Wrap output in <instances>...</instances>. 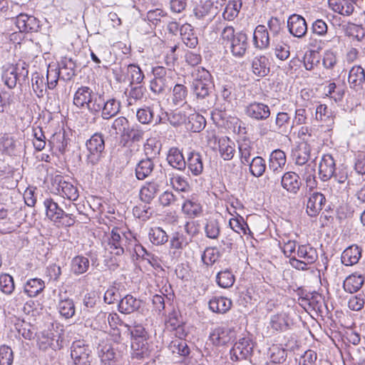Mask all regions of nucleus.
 Here are the masks:
<instances>
[{
	"mask_svg": "<svg viewBox=\"0 0 365 365\" xmlns=\"http://www.w3.org/2000/svg\"><path fill=\"white\" fill-rule=\"evenodd\" d=\"M220 257V252L214 247H207L202 255V261L206 265L213 264Z\"/></svg>",
	"mask_w": 365,
	"mask_h": 365,
	"instance_id": "nucleus-58",
	"label": "nucleus"
},
{
	"mask_svg": "<svg viewBox=\"0 0 365 365\" xmlns=\"http://www.w3.org/2000/svg\"><path fill=\"white\" fill-rule=\"evenodd\" d=\"M28 74V64L21 61L6 68L2 74V79L8 88H14L18 83L24 82Z\"/></svg>",
	"mask_w": 365,
	"mask_h": 365,
	"instance_id": "nucleus-3",
	"label": "nucleus"
},
{
	"mask_svg": "<svg viewBox=\"0 0 365 365\" xmlns=\"http://www.w3.org/2000/svg\"><path fill=\"white\" fill-rule=\"evenodd\" d=\"M154 78L150 81V88L155 94H162L173 83L174 72L163 66L153 68Z\"/></svg>",
	"mask_w": 365,
	"mask_h": 365,
	"instance_id": "nucleus-2",
	"label": "nucleus"
},
{
	"mask_svg": "<svg viewBox=\"0 0 365 365\" xmlns=\"http://www.w3.org/2000/svg\"><path fill=\"white\" fill-rule=\"evenodd\" d=\"M348 81L351 88L356 91L362 88L365 83V73L361 66H354L351 68Z\"/></svg>",
	"mask_w": 365,
	"mask_h": 365,
	"instance_id": "nucleus-25",
	"label": "nucleus"
},
{
	"mask_svg": "<svg viewBox=\"0 0 365 365\" xmlns=\"http://www.w3.org/2000/svg\"><path fill=\"white\" fill-rule=\"evenodd\" d=\"M128 237L126 234L118 227L113 228L108 240L106 249L115 255H122L125 252Z\"/></svg>",
	"mask_w": 365,
	"mask_h": 365,
	"instance_id": "nucleus-8",
	"label": "nucleus"
},
{
	"mask_svg": "<svg viewBox=\"0 0 365 365\" xmlns=\"http://www.w3.org/2000/svg\"><path fill=\"white\" fill-rule=\"evenodd\" d=\"M71 357L75 365H91L93 360L88 345L81 340L73 342L71 346Z\"/></svg>",
	"mask_w": 365,
	"mask_h": 365,
	"instance_id": "nucleus-6",
	"label": "nucleus"
},
{
	"mask_svg": "<svg viewBox=\"0 0 365 365\" xmlns=\"http://www.w3.org/2000/svg\"><path fill=\"white\" fill-rule=\"evenodd\" d=\"M364 282V278L361 274H353L344 281L343 287L346 292L354 293L361 289Z\"/></svg>",
	"mask_w": 365,
	"mask_h": 365,
	"instance_id": "nucleus-36",
	"label": "nucleus"
},
{
	"mask_svg": "<svg viewBox=\"0 0 365 365\" xmlns=\"http://www.w3.org/2000/svg\"><path fill=\"white\" fill-rule=\"evenodd\" d=\"M217 284L222 288H229L235 282V276L228 269L220 272L216 277Z\"/></svg>",
	"mask_w": 365,
	"mask_h": 365,
	"instance_id": "nucleus-50",
	"label": "nucleus"
},
{
	"mask_svg": "<svg viewBox=\"0 0 365 365\" xmlns=\"http://www.w3.org/2000/svg\"><path fill=\"white\" fill-rule=\"evenodd\" d=\"M234 337L232 329L221 326L215 328L210 334V340L215 346H222L229 343Z\"/></svg>",
	"mask_w": 365,
	"mask_h": 365,
	"instance_id": "nucleus-13",
	"label": "nucleus"
},
{
	"mask_svg": "<svg viewBox=\"0 0 365 365\" xmlns=\"http://www.w3.org/2000/svg\"><path fill=\"white\" fill-rule=\"evenodd\" d=\"M329 7L341 15L349 16L354 9L353 0H328Z\"/></svg>",
	"mask_w": 365,
	"mask_h": 365,
	"instance_id": "nucleus-26",
	"label": "nucleus"
},
{
	"mask_svg": "<svg viewBox=\"0 0 365 365\" xmlns=\"http://www.w3.org/2000/svg\"><path fill=\"white\" fill-rule=\"evenodd\" d=\"M219 151L225 160L232 159L235 153V143L228 138H222L219 140Z\"/></svg>",
	"mask_w": 365,
	"mask_h": 365,
	"instance_id": "nucleus-37",
	"label": "nucleus"
},
{
	"mask_svg": "<svg viewBox=\"0 0 365 365\" xmlns=\"http://www.w3.org/2000/svg\"><path fill=\"white\" fill-rule=\"evenodd\" d=\"M334 172L335 161L333 157L329 154L324 155L319 165L320 178L323 181H327L333 176Z\"/></svg>",
	"mask_w": 365,
	"mask_h": 365,
	"instance_id": "nucleus-15",
	"label": "nucleus"
},
{
	"mask_svg": "<svg viewBox=\"0 0 365 365\" xmlns=\"http://www.w3.org/2000/svg\"><path fill=\"white\" fill-rule=\"evenodd\" d=\"M45 288L44 282L38 278L31 279L24 285V292L30 297L37 296Z\"/></svg>",
	"mask_w": 365,
	"mask_h": 365,
	"instance_id": "nucleus-40",
	"label": "nucleus"
},
{
	"mask_svg": "<svg viewBox=\"0 0 365 365\" xmlns=\"http://www.w3.org/2000/svg\"><path fill=\"white\" fill-rule=\"evenodd\" d=\"M62 195L70 200H76L78 197L77 188L70 182L66 181L60 183Z\"/></svg>",
	"mask_w": 365,
	"mask_h": 365,
	"instance_id": "nucleus-57",
	"label": "nucleus"
},
{
	"mask_svg": "<svg viewBox=\"0 0 365 365\" xmlns=\"http://www.w3.org/2000/svg\"><path fill=\"white\" fill-rule=\"evenodd\" d=\"M287 316L284 313L273 315L269 322V328L273 332L284 331L288 329Z\"/></svg>",
	"mask_w": 365,
	"mask_h": 365,
	"instance_id": "nucleus-38",
	"label": "nucleus"
},
{
	"mask_svg": "<svg viewBox=\"0 0 365 365\" xmlns=\"http://www.w3.org/2000/svg\"><path fill=\"white\" fill-rule=\"evenodd\" d=\"M103 103V96L95 93L88 86L77 89L73 96V104L78 108H86L92 114L100 113V105Z\"/></svg>",
	"mask_w": 365,
	"mask_h": 365,
	"instance_id": "nucleus-1",
	"label": "nucleus"
},
{
	"mask_svg": "<svg viewBox=\"0 0 365 365\" xmlns=\"http://www.w3.org/2000/svg\"><path fill=\"white\" fill-rule=\"evenodd\" d=\"M296 255L298 257L303 259L307 264H313L318 258L317 250L309 245H299Z\"/></svg>",
	"mask_w": 365,
	"mask_h": 365,
	"instance_id": "nucleus-41",
	"label": "nucleus"
},
{
	"mask_svg": "<svg viewBox=\"0 0 365 365\" xmlns=\"http://www.w3.org/2000/svg\"><path fill=\"white\" fill-rule=\"evenodd\" d=\"M270 361L277 364H281L285 361L287 356V350L278 346H272L269 348Z\"/></svg>",
	"mask_w": 365,
	"mask_h": 365,
	"instance_id": "nucleus-49",
	"label": "nucleus"
},
{
	"mask_svg": "<svg viewBox=\"0 0 365 365\" xmlns=\"http://www.w3.org/2000/svg\"><path fill=\"white\" fill-rule=\"evenodd\" d=\"M253 346L249 339L242 338L235 343L230 351L232 360L239 361L246 359L251 355Z\"/></svg>",
	"mask_w": 365,
	"mask_h": 365,
	"instance_id": "nucleus-11",
	"label": "nucleus"
},
{
	"mask_svg": "<svg viewBox=\"0 0 365 365\" xmlns=\"http://www.w3.org/2000/svg\"><path fill=\"white\" fill-rule=\"evenodd\" d=\"M43 205L46 207V214L47 217L54 222H60L64 217V212L58 205L51 198H47L44 200Z\"/></svg>",
	"mask_w": 365,
	"mask_h": 365,
	"instance_id": "nucleus-22",
	"label": "nucleus"
},
{
	"mask_svg": "<svg viewBox=\"0 0 365 365\" xmlns=\"http://www.w3.org/2000/svg\"><path fill=\"white\" fill-rule=\"evenodd\" d=\"M252 148L250 145V142L244 140L239 145V151L241 155V161L242 163H250V158L251 156V152Z\"/></svg>",
	"mask_w": 365,
	"mask_h": 365,
	"instance_id": "nucleus-64",
	"label": "nucleus"
},
{
	"mask_svg": "<svg viewBox=\"0 0 365 365\" xmlns=\"http://www.w3.org/2000/svg\"><path fill=\"white\" fill-rule=\"evenodd\" d=\"M32 88L38 97H42L47 88L43 77L41 76L38 73L34 74L32 77Z\"/></svg>",
	"mask_w": 365,
	"mask_h": 365,
	"instance_id": "nucleus-56",
	"label": "nucleus"
},
{
	"mask_svg": "<svg viewBox=\"0 0 365 365\" xmlns=\"http://www.w3.org/2000/svg\"><path fill=\"white\" fill-rule=\"evenodd\" d=\"M173 188L180 191H186L189 188V183L185 177L173 175L170 179Z\"/></svg>",
	"mask_w": 365,
	"mask_h": 365,
	"instance_id": "nucleus-62",
	"label": "nucleus"
},
{
	"mask_svg": "<svg viewBox=\"0 0 365 365\" xmlns=\"http://www.w3.org/2000/svg\"><path fill=\"white\" fill-rule=\"evenodd\" d=\"M286 155L284 151L277 149L272 151L269 159V170L274 173L279 174L282 172L286 164Z\"/></svg>",
	"mask_w": 365,
	"mask_h": 365,
	"instance_id": "nucleus-23",
	"label": "nucleus"
},
{
	"mask_svg": "<svg viewBox=\"0 0 365 365\" xmlns=\"http://www.w3.org/2000/svg\"><path fill=\"white\" fill-rule=\"evenodd\" d=\"M88 154L86 161L88 164L96 165L101 160L102 153L105 149V142L101 133L93 134L86 142Z\"/></svg>",
	"mask_w": 365,
	"mask_h": 365,
	"instance_id": "nucleus-5",
	"label": "nucleus"
},
{
	"mask_svg": "<svg viewBox=\"0 0 365 365\" xmlns=\"http://www.w3.org/2000/svg\"><path fill=\"white\" fill-rule=\"evenodd\" d=\"M33 135L34 137L33 145L37 151L42 150L46 145V138L40 128L33 129Z\"/></svg>",
	"mask_w": 365,
	"mask_h": 365,
	"instance_id": "nucleus-59",
	"label": "nucleus"
},
{
	"mask_svg": "<svg viewBox=\"0 0 365 365\" xmlns=\"http://www.w3.org/2000/svg\"><path fill=\"white\" fill-rule=\"evenodd\" d=\"M315 165L307 164L305 166V172L303 174V178L305 180L306 185L309 187V190H313L317 186V181L315 180Z\"/></svg>",
	"mask_w": 365,
	"mask_h": 365,
	"instance_id": "nucleus-53",
	"label": "nucleus"
},
{
	"mask_svg": "<svg viewBox=\"0 0 365 365\" xmlns=\"http://www.w3.org/2000/svg\"><path fill=\"white\" fill-rule=\"evenodd\" d=\"M183 212L190 217L194 218L197 217L202 212L201 205L197 201L192 200H186L182 205Z\"/></svg>",
	"mask_w": 365,
	"mask_h": 365,
	"instance_id": "nucleus-47",
	"label": "nucleus"
},
{
	"mask_svg": "<svg viewBox=\"0 0 365 365\" xmlns=\"http://www.w3.org/2000/svg\"><path fill=\"white\" fill-rule=\"evenodd\" d=\"M148 235L151 242L156 245H163L168 240L166 232L159 227L150 228Z\"/></svg>",
	"mask_w": 365,
	"mask_h": 365,
	"instance_id": "nucleus-48",
	"label": "nucleus"
},
{
	"mask_svg": "<svg viewBox=\"0 0 365 365\" xmlns=\"http://www.w3.org/2000/svg\"><path fill=\"white\" fill-rule=\"evenodd\" d=\"M167 161L173 168L183 170L186 167V161L180 150L177 148H171L167 155Z\"/></svg>",
	"mask_w": 365,
	"mask_h": 365,
	"instance_id": "nucleus-30",
	"label": "nucleus"
},
{
	"mask_svg": "<svg viewBox=\"0 0 365 365\" xmlns=\"http://www.w3.org/2000/svg\"><path fill=\"white\" fill-rule=\"evenodd\" d=\"M147 19L155 26L164 28L168 20V16L162 9H156L147 13Z\"/></svg>",
	"mask_w": 365,
	"mask_h": 365,
	"instance_id": "nucleus-42",
	"label": "nucleus"
},
{
	"mask_svg": "<svg viewBox=\"0 0 365 365\" xmlns=\"http://www.w3.org/2000/svg\"><path fill=\"white\" fill-rule=\"evenodd\" d=\"M311 150L309 143H299L292 152V157L295 164L305 165L310 158Z\"/></svg>",
	"mask_w": 365,
	"mask_h": 365,
	"instance_id": "nucleus-17",
	"label": "nucleus"
},
{
	"mask_svg": "<svg viewBox=\"0 0 365 365\" xmlns=\"http://www.w3.org/2000/svg\"><path fill=\"white\" fill-rule=\"evenodd\" d=\"M250 164V170L252 175L255 177H260L266 170L265 161L262 157H255Z\"/></svg>",
	"mask_w": 365,
	"mask_h": 365,
	"instance_id": "nucleus-51",
	"label": "nucleus"
},
{
	"mask_svg": "<svg viewBox=\"0 0 365 365\" xmlns=\"http://www.w3.org/2000/svg\"><path fill=\"white\" fill-rule=\"evenodd\" d=\"M17 330L19 334L25 339L31 340L36 336V328L31 324L25 322L18 324Z\"/></svg>",
	"mask_w": 365,
	"mask_h": 365,
	"instance_id": "nucleus-55",
	"label": "nucleus"
},
{
	"mask_svg": "<svg viewBox=\"0 0 365 365\" xmlns=\"http://www.w3.org/2000/svg\"><path fill=\"white\" fill-rule=\"evenodd\" d=\"M228 46L234 56L239 57L244 56L248 46L246 34L243 32L237 33L235 38Z\"/></svg>",
	"mask_w": 365,
	"mask_h": 365,
	"instance_id": "nucleus-20",
	"label": "nucleus"
},
{
	"mask_svg": "<svg viewBox=\"0 0 365 365\" xmlns=\"http://www.w3.org/2000/svg\"><path fill=\"white\" fill-rule=\"evenodd\" d=\"M14 361L12 349L6 345L0 346V365H11Z\"/></svg>",
	"mask_w": 365,
	"mask_h": 365,
	"instance_id": "nucleus-61",
	"label": "nucleus"
},
{
	"mask_svg": "<svg viewBox=\"0 0 365 365\" xmlns=\"http://www.w3.org/2000/svg\"><path fill=\"white\" fill-rule=\"evenodd\" d=\"M253 43L255 48L260 50L266 49L269 46V35L264 25L256 26L253 34Z\"/></svg>",
	"mask_w": 365,
	"mask_h": 365,
	"instance_id": "nucleus-19",
	"label": "nucleus"
},
{
	"mask_svg": "<svg viewBox=\"0 0 365 365\" xmlns=\"http://www.w3.org/2000/svg\"><path fill=\"white\" fill-rule=\"evenodd\" d=\"M245 113L249 118L257 120H264L271 114L269 107L267 105L256 101L246 106Z\"/></svg>",
	"mask_w": 365,
	"mask_h": 365,
	"instance_id": "nucleus-10",
	"label": "nucleus"
},
{
	"mask_svg": "<svg viewBox=\"0 0 365 365\" xmlns=\"http://www.w3.org/2000/svg\"><path fill=\"white\" fill-rule=\"evenodd\" d=\"M14 279L11 275L8 274L0 275V290L3 293L11 294L14 292Z\"/></svg>",
	"mask_w": 365,
	"mask_h": 365,
	"instance_id": "nucleus-54",
	"label": "nucleus"
},
{
	"mask_svg": "<svg viewBox=\"0 0 365 365\" xmlns=\"http://www.w3.org/2000/svg\"><path fill=\"white\" fill-rule=\"evenodd\" d=\"M128 74L130 76V84H140L145 76L143 72L138 66L130 64L128 66Z\"/></svg>",
	"mask_w": 365,
	"mask_h": 365,
	"instance_id": "nucleus-52",
	"label": "nucleus"
},
{
	"mask_svg": "<svg viewBox=\"0 0 365 365\" xmlns=\"http://www.w3.org/2000/svg\"><path fill=\"white\" fill-rule=\"evenodd\" d=\"M242 6L241 0H232L227 4L222 17L227 21H232L237 16Z\"/></svg>",
	"mask_w": 365,
	"mask_h": 365,
	"instance_id": "nucleus-46",
	"label": "nucleus"
},
{
	"mask_svg": "<svg viewBox=\"0 0 365 365\" xmlns=\"http://www.w3.org/2000/svg\"><path fill=\"white\" fill-rule=\"evenodd\" d=\"M187 96V89L186 86L181 83L175 85L172 93V102L175 106H182L186 103Z\"/></svg>",
	"mask_w": 365,
	"mask_h": 365,
	"instance_id": "nucleus-43",
	"label": "nucleus"
},
{
	"mask_svg": "<svg viewBox=\"0 0 365 365\" xmlns=\"http://www.w3.org/2000/svg\"><path fill=\"white\" fill-rule=\"evenodd\" d=\"M215 0H206L198 5L194 10L196 17L203 19L207 16L208 20L211 21L219 11V6L215 4Z\"/></svg>",
	"mask_w": 365,
	"mask_h": 365,
	"instance_id": "nucleus-16",
	"label": "nucleus"
},
{
	"mask_svg": "<svg viewBox=\"0 0 365 365\" xmlns=\"http://www.w3.org/2000/svg\"><path fill=\"white\" fill-rule=\"evenodd\" d=\"M361 256V250L356 245L347 247L341 255V262L346 266L356 264Z\"/></svg>",
	"mask_w": 365,
	"mask_h": 365,
	"instance_id": "nucleus-29",
	"label": "nucleus"
},
{
	"mask_svg": "<svg viewBox=\"0 0 365 365\" xmlns=\"http://www.w3.org/2000/svg\"><path fill=\"white\" fill-rule=\"evenodd\" d=\"M90 265L89 259L82 255H78L71 261V271L73 274L79 275L87 272Z\"/></svg>",
	"mask_w": 365,
	"mask_h": 365,
	"instance_id": "nucleus-44",
	"label": "nucleus"
},
{
	"mask_svg": "<svg viewBox=\"0 0 365 365\" xmlns=\"http://www.w3.org/2000/svg\"><path fill=\"white\" fill-rule=\"evenodd\" d=\"M136 117L138 121L143 124L150 123L153 120L155 121V124H158L161 122L160 117L157 116L154 118L153 111L150 107L138 109L136 111Z\"/></svg>",
	"mask_w": 365,
	"mask_h": 365,
	"instance_id": "nucleus-45",
	"label": "nucleus"
},
{
	"mask_svg": "<svg viewBox=\"0 0 365 365\" xmlns=\"http://www.w3.org/2000/svg\"><path fill=\"white\" fill-rule=\"evenodd\" d=\"M100 112L103 119L108 120L115 116L120 110V103L114 98H109L107 101L103 98V103L100 105Z\"/></svg>",
	"mask_w": 365,
	"mask_h": 365,
	"instance_id": "nucleus-21",
	"label": "nucleus"
},
{
	"mask_svg": "<svg viewBox=\"0 0 365 365\" xmlns=\"http://www.w3.org/2000/svg\"><path fill=\"white\" fill-rule=\"evenodd\" d=\"M189 170L192 175L197 176L203 170V163L201 155L199 153L191 152L186 162Z\"/></svg>",
	"mask_w": 365,
	"mask_h": 365,
	"instance_id": "nucleus-34",
	"label": "nucleus"
},
{
	"mask_svg": "<svg viewBox=\"0 0 365 365\" xmlns=\"http://www.w3.org/2000/svg\"><path fill=\"white\" fill-rule=\"evenodd\" d=\"M182 41L189 48H194L198 44V39L189 24H183L180 28Z\"/></svg>",
	"mask_w": 365,
	"mask_h": 365,
	"instance_id": "nucleus-32",
	"label": "nucleus"
},
{
	"mask_svg": "<svg viewBox=\"0 0 365 365\" xmlns=\"http://www.w3.org/2000/svg\"><path fill=\"white\" fill-rule=\"evenodd\" d=\"M319 62V57L317 52L310 51L304 56V66L307 71H312Z\"/></svg>",
	"mask_w": 365,
	"mask_h": 365,
	"instance_id": "nucleus-60",
	"label": "nucleus"
},
{
	"mask_svg": "<svg viewBox=\"0 0 365 365\" xmlns=\"http://www.w3.org/2000/svg\"><path fill=\"white\" fill-rule=\"evenodd\" d=\"M151 150L152 148L150 144L148 143L145 145V152L148 157L145 159L140 160L135 166V176L139 180H143L148 178L154 169L155 164L151 157H149V155H151L149 150Z\"/></svg>",
	"mask_w": 365,
	"mask_h": 365,
	"instance_id": "nucleus-9",
	"label": "nucleus"
},
{
	"mask_svg": "<svg viewBox=\"0 0 365 365\" xmlns=\"http://www.w3.org/2000/svg\"><path fill=\"white\" fill-rule=\"evenodd\" d=\"M16 25L21 32H36L39 28V21L33 16L20 14L16 17Z\"/></svg>",
	"mask_w": 365,
	"mask_h": 365,
	"instance_id": "nucleus-14",
	"label": "nucleus"
},
{
	"mask_svg": "<svg viewBox=\"0 0 365 365\" xmlns=\"http://www.w3.org/2000/svg\"><path fill=\"white\" fill-rule=\"evenodd\" d=\"M287 27L289 33L294 37L302 38L307 32L305 19L298 14H292L289 17Z\"/></svg>",
	"mask_w": 365,
	"mask_h": 365,
	"instance_id": "nucleus-12",
	"label": "nucleus"
},
{
	"mask_svg": "<svg viewBox=\"0 0 365 365\" xmlns=\"http://www.w3.org/2000/svg\"><path fill=\"white\" fill-rule=\"evenodd\" d=\"M166 184V176H160L147 182L140 190V198L146 203H150Z\"/></svg>",
	"mask_w": 365,
	"mask_h": 365,
	"instance_id": "nucleus-7",
	"label": "nucleus"
},
{
	"mask_svg": "<svg viewBox=\"0 0 365 365\" xmlns=\"http://www.w3.org/2000/svg\"><path fill=\"white\" fill-rule=\"evenodd\" d=\"M293 122L287 113L279 112L275 118L274 131L282 134L289 133L293 128Z\"/></svg>",
	"mask_w": 365,
	"mask_h": 365,
	"instance_id": "nucleus-27",
	"label": "nucleus"
},
{
	"mask_svg": "<svg viewBox=\"0 0 365 365\" xmlns=\"http://www.w3.org/2000/svg\"><path fill=\"white\" fill-rule=\"evenodd\" d=\"M206 236L211 239H217L220 235V225L216 220H211L207 222L205 227Z\"/></svg>",
	"mask_w": 365,
	"mask_h": 365,
	"instance_id": "nucleus-63",
	"label": "nucleus"
},
{
	"mask_svg": "<svg viewBox=\"0 0 365 365\" xmlns=\"http://www.w3.org/2000/svg\"><path fill=\"white\" fill-rule=\"evenodd\" d=\"M326 202L325 197L320 192H314L307 204V212L311 217L316 216L323 208Z\"/></svg>",
	"mask_w": 365,
	"mask_h": 365,
	"instance_id": "nucleus-24",
	"label": "nucleus"
},
{
	"mask_svg": "<svg viewBox=\"0 0 365 365\" xmlns=\"http://www.w3.org/2000/svg\"><path fill=\"white\" fill-rule=\"evenodd\" d=\"M232 307L231 299L224 297H216L209 302V307L213 312L225 313Z\"/></svg>",
	"mask_w": 365,
	"mask_h": 365,
	"instance_id": "nucleus-35",
	"label": "nucleus"
},
{
	"mask_svg": "<svg viewBox=\"0 0 365 365\" xmlns=\"http://www.w3.org/2000/svg\"><path fill=\"white\" fill-rule=\"evenodd\" d=\"M334 115L325 104H320L316 108L315 118L322 123V125L331 126L334 123Z\"/></svg>",
	"mask_w": 365,
	"mask_h": 365,
	"instance_id": "nucleus-31",
	"label": "nucleus"
},
{
	"mask_svg": "<svg viewBox=\"0 0 365 365\" xmlns=\"http://www.w3.org/2000/svg\"><path fill=\"white\" fill-rule=\"evenodd\" d=\"M59 314L66 319H70L76 312L73 300L70 298L61 299L57 304Z\"/></svg>",
	"mask_w": 365,
	"mask_h": 365,
	"instance_id": "nucleus-39",
	"label": "nucleus"
},
{
	"mask_svg": "<svg viewBox=\"0 0 365 365\" xmlns=\"http://www.w3.org/2000/svg\"><path fill=\"white\" fill-rule=\"evenodd\" d=\"M140 307V301L131 294H127L118 303V310L125 314H131Z\"/></svg>",
	"mask_w": 365,
	"mask_h": 365,
	"instance_id": "nucleus-28",
	"label": "nucleus"
},
{
	"mask_svg": "<svg viewBox=\"0 0 365 365\" xmlns=\"http://www.w3.org/2000/svg\"><path fill=\"white\" fill-rule=\"evenodd\" d=\"M253 73L260 77L267 76L269 72V59L264 56L254 58L252 63Z\"/></svg>",
	"mask_w": 365,
	"mask_h": 365,
	"instance_id": "nucleus-33",
	"label": "nucleus"
},
{
	"mask_svg": "<svg viewBox=\"0 0 365 365\" xmlns=\"http://www.w3.org/2000/svg\"><path fill=\"white\" fill-rule=\"evenodd\" d=\"M282 187L292 194L299 190L301 182L299 175L294 172H287L281 178Z\"/></svg>",
	"mask_w": 365,
	"mask_h": 365,
	"instance_id": "nucleus-18",
	"label": "nucleus"
},
{
	"mask_svg": "<svg viewBox=\"0 0 365 365\" xmlns=\"http://www.w3.org/2000/svg\"><path fill=\"white\" fill-rule=\"evenodd\" d=\"M192 90L197 98H204L209 95L212 86V76L204 68H198L193 73Z\"/></svg>",
	"mask_w": 365,
	"mask_h": 365,
	"instance_id": "nucleus-4",
	"label": "nucleus"
}]
</instances>
